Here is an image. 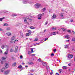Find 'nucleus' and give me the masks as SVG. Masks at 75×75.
<instances>
[{
    "label": "nucleus",
    "instance_id": "1",
    "mask_svg": "<svg viewBox=\"0 0 75 75\" xmlns=\"http://www.w3.org/2000/svg\"><path fill=\"white\" fill-rule=\"evenodd\" d=\"M41 4H36L35 5V7L36 8H38L40 7Z\"/></svg>",
    "mask_w": 75,
    "mask_h": 75
},
{
    "label": "nucleus",
    "instance_id": "2",
    "mask_svg": "<svg viewBox=\"0 0 75 75\" xmlns=\"http://www.w3.org/2000/svg\"><path fill=\"white\" fill-rule=\"evenodd\" d=\"M28 19H29V18H28V17H25L24 18H23L24 19V21L25 23H27V20H28Z\"/></svg>",
    "mask_w": 75,
    "mask_h": 75
},
{
    "label": "nucleus",
    "instance_id": "3",
    "mask_svg": "<svg viewBox=\"0 0 75 75\" xmlns=\"http://www.w3.org/2000/svg\"><path fill=\"white\" fill-rule=\"evenodd\" d=\"M73 57V55L72 54H68V58L71 59V58H72Z\"/></svg>",
    "mask_w": 75,
    "mask_h": 75
},
{
    "label": "nucleus",
    "instance_id": "4",
    "mask_svg": "<svg viewBox=\"0 0 75 75\" xmlns=\"http://www.w3.org/2000/svg\"><path fill=\"white\" fill-rule=\"evenodd\" d=\"M24 1L23 2V4H27V3H29V1L28 0H24Z\"/></svg>",
    "mask_w": 75,
    "mask_h": 75
},
{
    "label": "nucleus",
    "instance_id": "5",
    "mask_svg": "<svg viewBox=\"0 0 75 75\" xmlns=\"http://www.w3.org/2000/svg\"><path fill=\"white\" fill-rule=\"evenodd\" d=\"M10 71L9 70H6L4 72V74L5 75H7L9 73Z\"/></svg>",
    "mask_w": 75,
    "mask_h": 75
},
{
    "label": "nucleus",
    "instance_id": "6",
    "mask_svg": "<svg viewBox=\"0 0 75 75\" xmlns=\"http://www.w3.org/2000/svg\"><path fill=\"white\" fill-rule=\"evenodd\" d=\"M6 47H7V45H3L1 46V48L2 49H4V48H6Z\"/></svg>",
    "mask_w": 75,
    "mask_h": 75
},
{
    "label": "nucleus",
    "instance_id": "7",
    "mask_svg": "<svg viewBox=\"0 0 75 75\" xmlns=\"http://www.w3.org/2000/svg\"><path fill=\"white\" fill-rule=\"evenodd\" d=\"M64 38H67V39H69V38H70V37H69V35H66L64 36Z\"/></svg>",
    "mask_w": 75,
    "mask_h": 75
},
{
    "label": "nucleus",
    "instance_id": "8",
    "mask_svg": "<svg viewBox=\"0 0 75 75\" xmlns=\"http://www.w3.org/2000/svg\"><path fill=\"white\" fill-rule=\"evenodd\" d=\"M5 70V68L4 67L1 69V72H4Z\"/></svg>",
    "mask_w": 75,
    "mask_h": 75
},
{
    "label": "nucleus",
    "instance_id": "9",
    "mask_svg": "<svg viewBox=\"0 0 75 75\" xmlns=\"http://www.w3.org/2000/svg\"><path fill=\"white\" fill-rule=\"evenodd\" d=\"M18 51V47H16L15 48V50L14 51L15 52H17Z\"/></svg>",
    "mask_w": 75,
    "mask_h": 75
},
{
    "label": "nucleus",
    "instance_id": "10",
    "mask_svg": "<svg viewBox=\"0 0 75 75\" xmlns=\"http://www.w3.org/2000/svg\"><path fill=\"white\" fill-rule=\"evenodd\" d=\"M35 51V48L31 49V52H34Z\"/></svg>",
    "mask_w": 75,
    "mask_h": 75
},
{
    "label": "nucleus",
    "instance_id": "11",
    "mask_svg": "<svg viewBox=\"0 0 75 75\" xmlns=\"http://www.w3.org/2000/svg\"><path fill=\"white\" fill-rule=\"evenodd\" d=\"M11 34V33H6V35H8V36H10Z\"/></svg>",
    "mask_w": 75,
    "mask_h": 75
},
{
    "label": "nucleus",
    "instance_id": "12",
    "mask_svg": "<svg viewBox=\"0 0 75 75\" xmlns=\"http://www.w3.org/2000/svg\"><path fill=\"white\" fill-rule=\"evenodd\" d=\"M5 66L6 68H7L8 67V64L7 63H5Z\"/></svg>",
    "mask_w": 75,
    "mask_h": 75
},
{
    "label": "nucleus",
    "instance_id": "13",
    "mask_svg": "<svg viewBox=\"0 0 75 75\" xmlns=\"http://www.w3.org/2000/svg\"><path fill=\"white\" fill-rule=\"evenodd\" d=\"M42 14L41 15H38V19H39V20H40L41 19V16H42Z\"/></svg>",
    "mask_w": 75,
    "mask_h": 75
},
{
    "label": "nucleus",
    "instance_id": "14",
    "mask_svg": "<svg viewBox=\"0 0 75 75\" xmlns=\"http://www.w3.org/2000/svg\"><path fill=\"white\" fill-rule=\"evenodd\" d=\"M17 27H20L21 26V24L20 23H18L16 25Z\"/></svg>",
    "mask_w": 75,
    "mask_h": 75
},
{
    "label": "nucleus",
    "instance_id": "15",
    "mask_svg": "<svg viewBox=\"0 0 75 75\" xmlns=\"http://www.w3.org/2000/svg\"><path fill=\"white\" fill-rule=\"evenodd\" d=\"M7 58L6 57H3L1 58V59L3 60V61H4Z\"/></svg>",
    "mask_w": 75,
    "mask_h": 75
},
{
    "label": "nucleus",
    "instance_id": "16",
    "mask_svg": "<svg viewBox=\"0 0 75 75\" xmlns=\"http://www.w3.org/2000/svg\"><path fill=\"white\" fill-rule=\"evenodd\" d=\"M56 17H57L56 15H53L52 17V19H54V18H55Z\"/></svg>",
    "mask_w": 75,
    "mask_h": 75
},
{
    "label": "nucleus",
    "instance_id": "17",
    "mask_svg": "<svg viewBox=\"0 0 75 75\" xmlns=\"http://www.w3.org/2000/svg\"><path fill=\"white\" fill-rule=\"evenodd\" d=\"M20 35H21V36H22V37H23V34L22 33V31H20Z\"/></svg>",
    "mask_w": 75,
    "mask_h": 75
},
{
    "label": "nucleus",
    "instance_id": "18",
    "mask_svg": "<svg viewBox=\"0 0 75 75\" xmlns=\"http://www.w3.org/2000/svg\"><path fill=\"white\" fill-rule=\"evenodd\" d=\"M4 17L0 18V21H3V20H4Z\"/></svg>",
    "mask_w": 75,
    "mask_h": 75
},
{
    "label": "nucleus",
    "instance_id": "19",
    "mask_svg": "<svg viewBox=\"0 0 75 75\" xmlns=\"http://www.w3.org/2000/svg\"><path fill=\"white\" fill-rule=\"evenodd\" d=\"M8 24L6 23H4V26H8Z\"/></svg>",
    "mask_w": 75,
    "mask_h": 75
},
{
    "label": "nucleus",
    "instance_id": "20",
    "mask_svg": "<svg viewBox=\"0 0 75 75\" xmlns=\"http://www.w3.org/2000/svg\"><path fill=\"white\" fill-rule=\"evenodd\" d=\"M7 54H8V51H6L5 52L4 54V55H7Z\"/></svg>",
    "mask_w": 75,
    "mask_h": 75
},
{
    "label": "nucleus",
    "instance_id": "21",
    "mask_svg": "<svg viewBox=\"0 0 75 75\" xmlns=\"http://www.w3.org/2000/svg\"><path fill=\"white\" fill-rule=\"evenodd\" d=\"M38 41V38H36L34 40V41Z\"/></svg>",
    "mask_w": 75,
    "mask_h": 75
},
{
    "label": "nucleus",
    "instance_id": "22",
    "mask_svg": "<svg viewBox=\"0 0 75 75\" xmlns=\"http://www.w3.org/2000/svg\"><path fill=\"white\" fill-rule=\"evenodd\" d=\"M14 38H15V37H14L13 36L11 38V41H13V40H14Z\"/></svg>",
    "mask_w": 75,
    "mask_h": 75
},
{
    "label": "nucleus",
    "instance_id": "23",
    "mask_svg": "<svg viewBox=\"0 0 75 75\" xmlns=\"http://www.w3.org/2000/svg\"><path fill=\"white\" fill-rule=\"evenodd\" d=\"M63 68L64 69H67V67L65 66H64L63 67Z\"/></svg>",
    "mask_w": 75,
    "mask_h": 75
},
{
    "label": "nucleus",
    "instance_id": "24",
    "mask_svg": "<svg viewBox=\"0 0 75 75\" xmlns=\"http://www.w3.org/2000/svg\"><path fill=\"white\" fill-rule=\"evenodd\" d=\"M31 35V33H26V36H29V35Z\"/></svg>",
    "mask_w": 75,
    "mask_h": 75
},
{
    "label": "nucleus",
    "instance_id": "25",
    "mask_svg": "<svg viewBox=\"0 0 75 75\" xmlns=\"http://www.w3.org/2000/svg\"><path fill=\"white\" fill-rule=\"evenodd\" d=\"M10 52H13L14 51V50L13 49H11L10 50Z\"/></svg>",
    "mask_w": 75,
    "mask_h": 75
},
{
    "label": "nucleus",
    "instance_id": "26",
    "mask_svg": "<svg viewBox=\"0 0 75 75\" xmlns=\"http://www.w3.org/2000/svg\"><path fill=\"white\" fill-rule=\"evenodd\" d=\"M13 67H15V66H16V63H14L12 65Z\"/></svg>",
    "mask_w": 75,
    "mask_h": 75
},
{
    "label": "nucleus",
    "instance_id": "27",
    "mask_svg": "<svg viewBox=\"0 0 75 75\" xmlns=\"http://www.w3.org/2000/svg\"><path fill=\"white\" fill-rule=\"evenodd\" d=\"M6 30L7 31H8L9 30H10V28H6Z\"/></svg>",
    "mask_w": 75,
    "mask_h": 75
},
{
    "label": "nucleus",
    "instance_id": "28",
    "mask_svg": "<svg viewBox=\"0 0 75 75\" xmlns=\"http://www.w3.org/2000/svg\"><path fill=\"white\" fill-rule=\"evenodd\" d=\"M30 29H35V28L33 26H31L30 27Z\"/></svg>",
    "mask_w": 75,
    "mask_h": 75
},
{
    "label": "nucleus",
    "instance_id": "29",
    "mask_svg": "<svg viewBox=\"0 0 75 75\" xmlns=\"http://www.w3.org/2000/svg\"><path fill=\"white\" fill-rule=\"evenodd\" d=\"M45 10H46V8H44L42 9V11H45Z\"/></svg>",
    "mask_w": 75,
    "mask_h": 75
},
{
    "label": "nucleus",
    "instance_id": "30",
    "mask_svg": "<svg viewBox=\"0 0 75 75\" xmlns=\"http://www.w3.org/2000/svg\"><path fill=\"white\" fill-rule=\"evenodd\" d=\"M46 65V62H44L43 63V66H45Z\"/></svg>",
    "mask_w": 75,
    "mask_h": 75
},
{
    "label": "nucleus",
    "instance_id": "31",
    "mask_svg": "<svg viewBox=\"0 0 75 75\" xmlns=\"http://www.w3.org/2000/svg\"><path fill=\"white\" fill-rule=\"evenodd\" d=\"M12 16H17V14H13L11 15Z\"/></svg>",
    "mask_w": 75,
    "mask_h": 75
},
{
    "label": "nucleus",
    "instance_id": "32",
    "mask_svg": "<svg viewBox=\"0 0 75 75\" xmlns=\"http://www.w3.org/2000/svg\"><path fill=\"white\" fill-rule=\"evenodd\" d=\"M28 63L29 64H30V65H33L34 64V63L33 62H29Z\"/></svg>",
    "mask_w": 75,
    "mask_h": 75
},
{
    "label": "nucleus",
    "instance_id": "33",
    "mask_svg": "<svg viewBox=\"0 0 75 75\" xmlns=\"http://www.w3.org/2000/svg\"><path fill=\"white\" fill-rule=\"evenodd\" d=\"M68 45H65L64 46V48H68Z\"/></svg>",
    "mask_w": 75,
    "mask_h": 75
},
{
    "label": "nucleus",
    "instance_id": "34",
    "mask_svg": "<svg viewBox=\"0 0 75 75\" xmlns=\"http://www.w3.org/2000/svg\"><path fill=\"white\" fill-rule=\"evenodd\" d=\"M28 33H30V34H31V31L30 30H28Z\"/></svg>",
    "mask_w": 75,
    "mask_h": 75
},
{
    "label": "nucleus",
    "instance_id": "35",
    "mask_svg": "<svg viewBox=\"0 0 75 75\" xmlns=\"http://www.w3.org/2000/svg\"><path fill=\"white\" fill-rule=\"evenodd\" d=\"M53 35H56V34H57V33L56 32L55 33V32H54L53 33Z\"/></svg>",
    "mask_w": 75,
    "mask_h": 75
},
{
    "label": "nucleus",
    "instance_id": "36",
    "mask_svg": "<svg viewBox=\"0 0 75 75\" xmlns=\"http://www.w3.org/2000/svg\"><path fill=\"white\" fill-rule=\"evenodd\" d=\"M22 68V66L21 65H20L18 67V68Z\"/></svg>",
    "mask_w": 75,
    "mask_h": 75
},
{
    "label": "nucleus",
    "instance_id": "37",
    "mask_svg": "<svg viewBox=\"0 0 75 75\" xmlns=\"http://www.w3.org/2000/svg\"><path fill=\"white\" fill-rule=\"evenodd\" d=\"M56 30V28H52V30Z\"/></svg>",
    "mask_w": 75,
    "mask_h": 75
},
{
    "label": "nucleus",
    "instance_id": "38",
    "mask_svg": "<svg viewBox=\"0 0 75 75\" xmlns=\"http://www.w3.org/2000/svg\"><path fill=\"white\" fill-rule=\"evenodd\" d=\"M20 58L21 59H23V56H22V55H21Z\"/></svg>",
    "mask_w": 75,
    "mask_h": 75
},
{
    "label": "nucleus",
    "instance_id": "39",
    "mask_svg": "<svg viewBox=\"0 0 75 75\" xmlns=\"http://www.w3.org/2000/svg\"><path fill=\"white\" fill-rule=\"evenodd\" d=\"M72 41H75V39L74 38H72Z\"/></svg>",
    "mask_w": 75,
    "mask_h": 75
},
{
    "label": "nucleus",
    "instance_id": "40",
    "mask_svg": "<svg viewBox=\"0 0 75 75\" xmlns=\"http://www.w3.org/2000/svg\"><path fill=\"white\" fill-rule=\"evenodd\" d=\"M38 61H39V62H41V60L40 58H39L38 59Z\"/></svg>",
    "mask_w": 75,
    "mask_h": 75
},
{
    "label": "nucleus",
    "instance_id": "41",
    "mask_svg": "<svg viewBox=\"0 0 75 75\" xmlns=\"http://www.w3.org/2000/svg\"><path fill=\"white\" fill-rule=\"evenodd\" d=\"M61 16L62 18H63L64 16H63V15H61Z\"/></svg>",
    "mask_w": 75,
    "mask_h": 75
},
{
    "label": "nucleus",
    "instance_id": "42",
    "mask_svg": "<svg viewBox=\"0 0 75 75\" xmlns=\"http://www.w3.org/2000/svg\"><path fill=\"white\" fill-rule=\"evenodd\" d=\"M68 32H69V33H72V32H71V31L70 30H68Z\"/></svg>",
    "mask_w": 75,
    "mask_h": 75
},
{
    "label": "nucleus",
    "instance_id": "43",
    "mask_svg": "<svg viewBox=\"0 0 75 75\" xmlns=\"http://www.w3.org/2000/svg\"><path fill=\"white\" fill-rule=\"evenodd\" d=\"M17 41H18V40H17L16 41V40H15V41H13V42H14V43H15V42H16Z\"/></svg>",
    "mask_w": 75,
    "mask_h": 75
},
{
    "label": "nucleus",
    "instance_id": "44",
    "mask_svg": "<svg viewBox=\"0 0 75 75\" xmlns=\"http://www.w3.org/2000/svg\"><path fill=\"white\" fill-rule=\"evenodd\" d=\"M28 54H29V55H30L31 54V52L29 51L28 52Z\"/></svg>",
    "mask_w": 75,
    "mask_h": 75
},
{
    "label": "nucleus",
    "instance_id": "45",
    "mask_svg": "<svg viewBox=\"0 0 75 75\" xmlns=\"http://www.w3.org/2000/svg\"><path fill=\"white\" fill-rule=\"evenodd\" d=\"M48 22L47 21L45 23V25H47Z\"/></svg>",
    "mask_w": 75,
    "mask_h": 75
},
{
    "label": "nucleus",
    "instance_id": "46",
    "mask_svg": "<svg viewBox=\"0 0 75 75\" xmlns=\"http://www.w3.org/2000/svg\"><path fill=\"white\" fill-rule=\"evenodd\" d=\"M53 51L54 52H56V51H57V50L56 49H55Z\"/></svg>",
    "mask_w": 75,
    "mask_h": 75
},
{
    "label": "nucleus",
    "instance_id": "47",
    "mask_svg": "<svg viewBox=\"0 0 75 75\" xmlns=\"http://www.w3.org/2000/svg\"><path fill=\"white\" fill-rule=\"evenodd\" d=\"M62 30H63V31H64L65 30V29H64V28H62Z\"/></svg>",
    "mask_w": 75,
    "mask_h": 75
},
{
    "label": "nucleus",
    "instance_id": "48",
    "mask_svg": "<svg viewBox=\"0 0 75 75\" xmlns=\"http://www.w3.org/2000/svg\"><path fill=\"white\" fill-rule=\"evenodd\" d=\"M47 40H48V38H46L45 40V41H47Z\"/></svg>",
    "mask_w": 75,
    "mask_h": 75
},
{
    "label": "nucleus",
    "instance_id": "49",
    "mask_svg": "<svg viewBox=\"0 0 75 75\" xmlns=\"http://www.w3.org/2000/svg\"><path fill=\"white\" fill-rule=\"evenodd\" d=\"M35 54H32L31 55V56H32V57H34L35 56Z\"/></svg>",
    "mask_w": 75,
    "mask_h": 75
},
{
    "label": "nucleus",
    "instance_id": "50",
    "mask_svg": "<svg viewBox=\"0 0 75 75\" xmlns=\"http://www.w3.org/2000/svg\"><path fill=\"white\" fill-rule=\"evenodd\" d=\"M53 71H52V72L50 73V75H52V74H53Z\"/></svg>",
    "mask_w": 75,
    "mask_h": 75
},
{
    "label": "nucleus",
    "instance_id": "51",
    "mask_svg": "<svg viewBox=\"0 0 75 75\" xmlns=\"http://www.w3.org/2000/svg\"><path fill=\"white\" fill-rule=\"evenodd\" d=\"M66 42H69V40H66Z\"/></svg>",
    "mask_w": 75,
    "mask_h": 75
},
{
    "label": "nucleus",
    "instance_id": "52",
    "mask_svg": "<svg viewBox=\"0 0 75 75\" xmlns=\"http://www.w3.org/2000/svg\"><path fill=\"white\" fill-rule=\"evenodd\" d=\"M54 54H51V56H54Z\"/></svg>",
    "mask_w": 75,
    "mask_h": 75
},
{
    "label": "nucleus",
    "instance_id": "53",
    "mask_svg": "<svg viewBox=\"0 0 75 75\" xmlns=\"http://www.w3.org/2000/svg\"><path fill=\"white\" fill-rule=\"evenodd\" d=\"M0 31H3V29L0 28Z\"/></svg>",
    "mask_w": 75,
    "mask_h": 75
},
{
    "label": "nucleus",
    "instance_id": "54",
    "mask_svg": "<svg viewBox=\"0 0 75 75\" xmlns=\"http://www.w3.org/2000/svg\"><path fill=\"white\" fill-rule=\"evenodd\" d=\"M73 21H74V20H71V22H73Z\"/></svg>",
    "mask_w": 75,
    "mask_h": 75
},
{
    "label": "nucleus",
    "instance_id": "55",
    "mask_svg": "<svg viewBox=\"0 0 75 75\" xmlns=\"http://www.w3.org/2000/svg\"><path fill=\"white\" fill-rule=\"evenodd\" d=\"M72 33H73V34H75V32L74 31H72Z\"/></svg>",
    "mask_w": 75,
    "mask_h": 75
},
{
    "label": "nucleus",
    "instance_id": "56",
    "mask_svg": "<svg viewBox=\"0 0 75 75\" xmlns=\"http://www.w3.org/2000/svg\"><path fill=\"white\" fill-rule=\"evenodd\" d=\"M56 75H59V74L57 73H56Z\"/></svg>",
    "mask_w": 75,
    "mask_h": 75
},
{
    "label": "nucleus",
    "instance_id": "57",
    "mask_svg": "<svg viewBox=\"0 0 75 75\" xmlns=\"http://www.w3.org/2000/svg\"><path fill=\"white\" fill-rule=\"evenodd\" d=\"M4 62L3 61L1 62V64H3Z\"/></svg>",
    "mask_w": 75,
    "mask_h": 75
},
{
    "label": "nucleus",
    "instance_id": "58",
    "mask_svg": "<svg viewBox=\"0 0 75 75\" xmlns=\"http://www.w3.org/2000/svg\"><path fill=\"white\" fill-rule=\"evenodd\" d=\"M31 72H34V70H31Z\"/></svg>",
    "mask_w": 75,
    "mask_h": 75
},
{
    "label": "nucleus",
    "instance_id": "59",
    "mask_svg": "<svg viewBox=\"0 0 75 75\" xmlns=\"http://www.w3.org/2000/svg\"><path fill=\"white\" fill-rule=\"evenodd\" d=\"M71 64H68V65H69V66H71Z\"/></svg>",
    "mask_w": 75,
    "mask_h": 75
},
{
    "label": "nucleus",
    "instance_id": "60",
    "mask_svg": "<svg viewBox=\"0 0 75 75\" xmlns=\"http://www.w3.org/2000/svg\"><path fill=\"white\" fill-rule=\"evenodd\" d=\"M25 67L26 68H27L28 67V66H25Z\"/></svg>",
    "mask_w": 75,
    "mask_h": 75
},
{
    "label": "nucleus",
    "instance_id": "61",
    "mask_svg": "<svg viewBox=\"0 0 75 75\" xmlns=\"http://www.w3.org/2000/svg\"><path fill=\"white\" fill-rule=\"evenodd\" d=\"M44 32H45V31H46V30H45L44 31Z\"/></svg>",
    "mask_w": 75,
    "mask_h": 75
},
{
    "label": "nucleus",
    "instance_id": "62",
    "mask_svg": "<svg viewBox=\"0 0 75 75\" xmlns=\"http://www.w3.org/2000/svg\"><path fill=\"white\" fill-rule=\"evenodd\" d=\"M23 65H24V63H22Z\"/></svg>",
    "mask_w": 75,
    "mask_h": 75
},
{
    "label": "nucleus",
    "instance_id": "63",
    "mask_svg": "<svg viewBox=\"0 0 75 75\" xmlns=\"http://www.w3.org/2000/svg\"><path fill=\"white\" fill-rule=\"evenodd\" d=\"M74 61H75V57H74Z\"/></svg>",
    "mask_w": 75,
    "mask_h": 75
},
{
    "label": "nucleus",
    "instance_id": "64",
    "mask_svg": "<svg viewBox=\"0 0 75 75\" xmlns=\"http://www.w3.org/2000/svg\"><path fill=\"white\" fill-rule=\"evenodd\" d=\"M30 75H33V74H30Z\"/></svg>",
    "mask_w": 75,
    "mask_h": 75
}]
</instances>
